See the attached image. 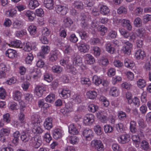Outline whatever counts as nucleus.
Here are the masks:
<instances>
[{
    "label": "nucleus",
    "mask_w": 151,
    "mask_h": 151,
    "mask_svg": "<svg viewBox=\"0 0 151 151\" xmlns=\"http://www.w3.org/2000/svg\"><path fill=\"white\" fill-rule=\"evenodd\" d=\"M138 86L142 88L144 87L146 85V83L145 80L143 79H139L137 81Z\"/></svg>",
    "instance_id": "8fccbe9b"
},
{
    "label": "nucleus",
    "mask_w": 151,
    "mask_h": 151,
    "mask_svg": "<svg viewBox=\"0 0 151 151\" xmlns=\"http://www.w3.org/2000/svg\"><path fill=\"white\" fill-rule=\"evenodd\" d=\"M32 131L35 134H41L43 132L42 129L40 126V124L34 125Z\"/></svg>",
    "instance_id": "4be33fe9"
},
{
    "label": "nucleus",
    "mask_w": 151,
    "mask_h": 151,
    "mask_svg": "<svg viewBox=\"0 0 151 151\" xmlns=\"http://www.w3.org/2000/svg\"><path fill=\"white\" fill-rule=\"evenodd\" d=\"M116 129L119 132H123L124 131L125 128L122 123H119L116 125Z\"/></svg>",
    "instance_id": "4d7b16f0"
},
{
    "label": "nucleus",
    "mask_w": 151,
    "mask_h": 151,
    "mask_svg": "<svg viewBox=\"0 0 151 151\" xmlns=\"http://www.w3.org/2000/svg\"><path fill=\"white\" fill-rule=\"evenodd\" d=\"M130 136L128 134H124L120 135L118 138V141L122 144L128 142L130 140Z\"/></svg>",
    "instance_id": "6e6552de"
},
{
    "label": "nucleus",
    "mask_w": 151,
    "mask_h": 151,
    "mask_svg": "<svg viewBox=\"0 0 151 151\" xmlns=\"http://www.w3.org/2000/svg\"><path fill=\"white\" fill-rule=\"evenodd\" d=\"M77 128H76L77 125L74 124H71L69 127V133L73 135L77 134L79 133V129L81 128V126L78 124Z\"/></svg>",
    "instance_id": "0eeeda50"
},
{
    "label": "nucleus",
    "mask_w": 151,
    "mask_h": 151,
    "mask_svg": "<svg viewBox=\"0 0 151 151\" xmlns=\"http://www.w3.org/2000/svg\"><path fill=\"white\" fill-rule=\"evenodd\" d=\"M117 41H114L111 43H108L105 45L106 51L111 54L114 53L116 51V48L118 46Z\"/></svg>",
    "instance_id": "f257e3e1"
},
{
    "label": "nucleus",
    "mask_w": 151,
    "mask_h": 151,
    "mask_svg": "<svg viewBox=\"0 0 151 151\" xmlns=\"http://www.w3.org/2000/svg\"><path fill=\"white\" fill-rule=\"evenodd\" d=\"M86 94L89 99H94L96 98L97 93L95 91H90L87 92Z\"/></svg>",
    "instance_id": "7c9ffc66"
},
{
    "label": "nucleus",
    "mask_w": 151,
    "mask_h": 151,
    "mask_svg": "<svg viewBox=\"0 0 151 151\" xmlns=\"http://www.w3.org/2000/svg\"><path fill=\"white\" fill-rule=\"evenodd\" d=\"M78 32L82 40L85 39L88 37V35L85 31L81 30L78 31Z\"/></svg>",
    "instance_id": "3c124183"
},
{
    "label": "nucleus",
    "mask_w": 151,
    "mask_h": 151,
    "mask_svg": "<svg viewBox=\"0 0 151 151\" xmlns=\"http://www.w3.org/2000/svg\"><path fill=\"white\" fill-rule=\"evenodd\" d=\"M39 5V3L36 0H31L29 1V6L32 9H34Z\"/></svg>",
    "instance_id": "a878e982"
},
{
    "label": "nucleus",
    "mask_w": 151,
    "mask_h": 151,
    "mask_svg": "<svg viewBox=\"0 0 151 151\" xmlns=\"http://www.w3.org/2000/svg\"><path fill=\"white\" fill-rule=\"evenodd\" d=\"M119 31L121 34L124 37L127 38L129 37V32L124 29H120Z\"/></svg>",
    "instance_id": "5fc2aeb1"
},
{
    "label": "nucleus",
    "mask_w": 151,
    "mask_h": 151,
    "mask_svg": "<svg viewBox=\"0 0 151 151\" xmlns=\"http://www.w3.org/2000/svg\"><path fill=\"white\" fill-rule=\"evenodd\" d=\"M132 48L123 46L122 49V51L126 55H128L130 54L131 52V49Z\"/></svg>",
    "instance_id": "774afa93"
},
{
    "label": "nucleus",
    "mask_w": 151,
    "mask_h": 151,
    "mask_svg": "<svg viewBox=\"0 0 151 151\" xmlns=\"http://www.w3.org/2000/svg\"><path fill=\"white\" fill-rule=\"evenodd\" d=\"M26 34V31L25 29H23L20 31H17L16 33V35L17 37H22L24 35H25Z\"/></svg>",
    "instance_id": "338daca9"
},
{
    "label": "nucleus",
    "mask_w": 151,
    "mask_h": 151,
    "mask_svg": "<svg viewBox=\"0 0 151 151\" xmlns=\"http://www.w3.org/2000/svg\"><path fill=\"white\" fill-rule=\"evenodd\" d=\"M99 109L98 106L95 104H90L88 107V110L91 112L94 113L97 111Z\"/></svg>",
    "instance_id": "f704fd0d"
},
{
    "label": "nucleus",
    "mask_w": 151,
    "mask_h": 151,
    "mask_svg": "<svg viewBox=\"0 0 151 151\" xmlns=\"http://www.w3.org/2000/svg\"><path fill=\"white\" fill-rule=\"evenodd\" d=\"M110 12V10L106 6L101 5L100 8V12L103 15L108 14Z\"/></svg>",
    "instance_id": "412c9836"
},
{
    "label": "nucleus",
    "mask_w": 151,
    "mask_h": 151,
    "mask_svg": "<svg viewBox=\"0 0 151 151\" xmlns=\"http://www.w3.org/2000/svg\"><path fill=\"white\" fill-rule=\"evenodd\" d=\"M78 47L79 50L83 53L88 52L89 48V45L83 42H81Z\"/></svg>",
    "instance_id": "9b49d317"
},
{
    "label": "nucleus",
    "mask_w": 151,
    "mask_h": 151,
    "mask_svg": "<svg viewBox=\"0 0 151 151\" xmlns=\"http://www.w3.org/2000/svg\"><path fill=\"white\" fill-rule=\"evenodd\" d=\"M52 119L51 117H48L46 119L44 124V127L46 129L49 130L52 127Z\"/></svg>",
    "instance_id": "ddd939ff"
},
{
    "label": "nucleus",
    "mask_w": 151,
    "mask_h": 151,
    "mask_svg": "<svg viewBox=\"0 0 151 151\" xmlns=\"http://www.w3.org/2000/svg\"><path fill=\"white\" fill-rule=\"evenodd\" d=\"M150 145L148 142L146 140H142L140 143V147L145 151H147L149 149Z\"/></svg>",
    "instance_id": "aec40b11"
},
{
    "label": "nucleus",
    "mask_w": 151,
    "mask_h": 151,
    "mask_svg": "<svg viewBox=\"0 0 151 151\" xmlns=\"http://www.w3.org/2000/svg\"><path fill=\"white\" fill-rule=\"evenodd\" d=\"M50 47L47 46H43L41 47L42 52L38 53L37 55L42 58H45V55L47 54L50 51Z\"/></svg>",
    "instance_id": "1a4fd4ad"
},
{
    "label": "nucleus",
    "mask_w": 151,
    "mask_h": 151,
    "mask_svg": "<svg viewBox=\"0 0 151 151\" xmlns=\"http://www.w3.org/2000/svg\"><path fill=\"white\" fill-rule=\"evenodd\" d=\"M18 120L22 123L25 122V117L24 114L22 112L20 113L18 115Z\"/></svg>",
    "instance_id": "09e8293b"
},
{
    "label": "nucleus",
    "mask_w": 151,
    "mask_h": 151,
    "mask_svg": "<svg viewBox=\"0 0 151 151\" xmlns=\"http://www.w3.org/2000/svg\"><path fill=\"white\" fill-rule=\"evenodd\" d=\"M52 69L53 72L60 73L62 71L63 68L60 66L55 65L52 67Z\"/></svg>",
    "instance_id": "58836bf2"
},
{
    "label": "nucleus",
    "mask_w": 151,
    "mask_h": 151,
    "mask_svg": "<svg viewBox=\"0 0 151 151\" xmlns=\"http://www.w3.org/2000/svg\"><path fill=\"white\" fill-rule=\"evenodd\" d=\"M68 39L70 42L74 43H76L78 40V38L74 34H71Z\"/></svg>",
    "instance_id": "c03bdc74"
},
{
    "label": "nucleus",
    "mask_w": 151,
    "mask_h": 151,
    "mask_svg": "<svg viewBox=\"0 0 151 151\" xmlns=\"http://www.w3.org/2000/svg\"><path fill=\"white\" fill-rule=\"evenodd\" d=\"M92 50L93 51V54L96 57L100 55L101 53V50L99 47L97 46L93 47Z\"/></svg>",
    "instance_id": "49530a36"
},
{
    "label": "nucleus",
    "mask_w": 151,
    "mask_h": 151,
    "mask_svg": "<svg viewBox=\"0 0 151 151\" xmlns=\"http://www.w3.org/2000/svg\"><path fill=\"white\" fill-rule=\"evenodd\" d=\"M134 26L137 27L141 26L142 24V19L139 17L136 18L134 21Z\"/></svg>",
    "instance_id": "79ce46f5"
},
{
    "label": "nucleus",
    "mask_w": 151,
    "mask_h": 151,
    "mask_svg": "<svg viewBox=\"0 0 151 151\" xmlns=\"http://www.w3.org/2000/svg\"><path fill=\"white\" fill-rule=\"evenodd\" d=\"M134 63L132 61L126 59L124 60V65L126 67L130 68H132L135 66Z\"/></svg>",
    "instance_id": "bb28decb"
},
{
    "label": "nucleus",
    "mask_w": 151,
    "mask_h": 151,
    "mask_svg": "<svg viewBox=\"0 0 151 151\" xmlns=\"http://www.w3.org/2000/svg\"><path fill=\"white\" fill-rule=\"evenodd\" d=\"M20 136V134L19 131H16L13 134L14 139L12 140V142L15 144H17L18 143L19 137Z\"/></svg>",
    "instance_id": "c9c22d12"
},
{
    "label": "nucleus",
    "mask_w": 151,
    "mask_h": 151,
    "mask_svg": "<svg viewBox=\"0 0 151 151\" xmlns=\"http://www.w3.org/2000/svg\"><path fill=\"white\" fill-rule=\"evenodd\" d=\"M96 116L99 120L102 123L106 122L107 121V117L103 114L101 112H98L96 114Z\"/></svg>",
    "instance_id": "6ab92c4d"
},
{
    "label": "nucleus",
    "mask_w": 151,
    "mask_h": 151,
    "mask_svg": "<svg viewBox=\"0 0 151 151\" xmlns=\"http://www.w3.org/2000/svg\"><path fill=\"white\" fill-rule=\"evenodd\" d=\"M53 138L56 140L60 139L62 137V133L60 129H55L52 132Z\"/></svg>",
    "instance_id": "f3484780"
},
{
    "label": "nucleus",
    "mask_w": 151,
    "mask_h": 151,
    "mask_svg": "<svg viewBox=\"0 0 151 151\" xmlns=\"http://www.w3.org/2000/svg\"><path fill=\"white\" fill-rule=\"evenodd\" d=\"M31 121L32 123L34 125L40 124L41 120L39 116L34 114L32 116Z\"/></svg>",
    "instance_id": "4468645a"
},
{
    "label": "nucleus",
    "mask_w": 151,
    "mask_h": 151,
    "mask_svg": "<svg viewBox=\"0 0 151 151\" xmlns=\"http://www.w3.org/2000/svg\"><path fill=\"white\" fill-rule=\"evenodd\" d=\"M73 63L76 66H79L82 63V58L79 56L74 55L73 56Z\"/></svg>",
    "instance_id": "dca6fc26"
},
{
    "label": "nucleus",
    "mask_w": 151,
    "mask_h": 151,
    "mask_svg": "<svg viewBox=\"0 0 151 151\" xmlns=\"http://www.w3.org/2000/svg\"><path fill=\"white\" fill-rule=\"evenodd\" d=\"M36 29L37 27L35 26L32 25L29 27L28 30L31 35H34L36 33Z\"/></svg>",
    "instance_id": "ea45409f"
},
{
    "label": "nucleus",
    "mask_w": 151,
    "mask_h": 151,
    "mask_svg": "<svg viewBox=\"0 0 151 151\" xmlns=\"http://www.w3.org/2000/svg\"><path fill=\"white\" fill-rule=\"evenodd\" d=\"M137 37V35L134 33L129 32V40L131 42H134Z\"/></svg>",
    "instance_id": "e2e57ef3"
},
{
    "label": "nucleus",
    "mask_w": 151,
    "mask_h": 151,
    "mask_svg": "<svg viewBox=\"0 0 151 151\" xmlns=\"http://www.w3.org/2000/svg\"><path fill=\"white\" fill-rule=\"evenodd\" d=\"M22 93L19 91H16L14 93V99L16 101L19 100L21 98Z\"/></svg>",
    "instance_id": "680f3d73"
},
{
    "label": "nucleus",
    "mask_w": 151,
    "mask_h": 151,
    "mask_svg": "<svg viewBox=\"0 0 151 151\" xmlns=\"http://www.w3.org/2000/svg\"><path fill=\"white\" fill-rule=\"evenodd\" d=\"M81 82L83 84H87L88 86L91 83L89 79L86 78H82L81 79Z\"/></svg>",
    "instance_id": "0e129e2a"
},
{
    "label": "nucleus",
    "mask_w": 151,
    "mask_h": 151,
    "mask_svg": "<svg viewBox=\"0 0 151 151\" xmlns=\"http://www.w3.org/2000/svg\"><path fill=\"white\" fill-rule=\"evenodd\" d=\"M35 93L38 97H41L43 93L45 91V88L42 86H37L35 88Z\"/></svg>",
    "instance_id": "f8f14e48"
},
{
    "label": "nucleus",
    "mask_w": 151,
    "mask_h": 151,
    "mask_svg": "<svg viewBox=\"0 0 151 151\" xmlns=\"http://www.w3.org/2000/svg\"><path fill=\"white\" fill-rule=\"evenodd\" d=\"M143 22L146 23L148 21H151V15L146 14L143 17Z\"/></svg>",
    "instance_id": "69168bd1"
},
{
    "label": "nucleus",
    "mask_w": 151,
    "mask_h": 151,
    "mask_svg": "<svg viewBox=\"0 0 151 151\" xmlns=\"http://www.w3.org/2000/svg\"><path fill=\"white\" fill-rule=\"evenodd\" d=\"M73 6L76 9H82L83 8V4L81 1H75Z\"/></svg>",
    "instance_id": "052dcab7"
},
{
    "label": "nucleus",
    "mask_w": 151,
    "mask_h": 151,
    "mask_svg": "<svg viewBox=\"0 0 151 151\" xmlns=\"http://www.w3.org/2000/svg\"><path fill=\"white\" fill-rule=\"evenodd\" d=\"M97 29L98 31L101 32V35L104 36L107 31L108 29L104 25H100L98 27Z\"/></svg>",
    "instance_id": "2f4dec72"
},
{
    "label": "nucleus",
    "mask_w": 151,
    "mask_h": 151,
    "mask_svg": "<svg viewBox=\"0 0 151 151\" xmlns=\"http://www.w3.org/2000/svg\"><path fill=\"white\" fill-rule=\"evenodd\" d=\"M135 56L137 59H141L143 60L145 56V52L140 49L138 50L135 52Z\"/></svg>",
    "instance_id": "a211bd4d"
},
{
    "label": "nucleus",
    "mask_w": 151,
    "mask_h": 151,
    "mask_svg": "<svg viewBox=\"0 0 151 151\" xmlns=\"http://www.w3.org/2000/svg\"><path fill=\"white\" fill-rule=\"evenodd\" d=\"M117 12L118 14H126L127 12V10L126 8L123 6H121L117 10Z\"/></svg>",
    "instance_id": "bf43d9fd"
},
{
    "label": "nucleus",
    "mask_w": 151,
    "mask_h": 151,
    "mask_svg": "<svg viewBox=\"0 0 151 151\" xmlns=\"http://www.w3.org/2000/svg\"><path fill=\"white\" fill-rule=\"evenodd\" d=\"M136 124V122L134 121H132L130 123V129L131 132L133 133H135L137 130Z\"/></svg>",
    "instance_id": "37998d69"
},
{
    "label": "nucleus",
    "mask_w": 151,
    "mask_h": 151,
    "mask_svg": "<svg viewBox=\"0 0 151 151\" xmlns=\"http://www.w3.org/2000/svg\"><path fill=\"white\" fill-rule=\"evenodd\" d=\"M25 15L28 17V19L30 21H32L35 17V13L30 10L27 11Z\"/></svg>",
    "instance_id": "5701e85b"
},
{
    "label": "nucleus",
    "mask_w": 151,
    "mask_h": 151,
    "mask_svg": "<svg viewBox=\"0 0 151 151\" xmlns=\"http://www.w3.org/2000/svg\"><path fill=\"white\" fill-rule=\"evenodd\" d=\"M58 59V53L57 51H52L50 53V60L52 62H54Z\"/></svg>",
    "instance_id": "e433bc0d"
},
{
    "label": "nucleus",
    "mask_w": 151,
    "mask_h": 151,
    "mask_svg": "<svg viewBox=\"0 0 151 151\" xmlns=\"http://www.w3.org/2000/svg\"><path fill=\"white\" fill-rule=\"evenodd\" d=\"M33 59V56L32 53H29L25 59V61L27 64H29L31 63Z\"/></svg>",
    "instance_id": "6e6d98bb"
},
{
    "label": "nucleus",
    "mask_w": 151,
    "mask_h": 151,
    "mask_svg": "<svg viewBox=\"0 0 151 151\" xmlns=\"http://www.w3.org/2000/svg\"><path fill=\"white\" fill-rule=\"evenodd\" d=\"M110 93L111 95L113 96H116L119 94L118 90L116 87L111 88Z\"/></svg>",
    "instance_id": "de8ad7c7"
},
{
    "label": "nucleus",
    "mask_w": 151,
    "mask_h": 151,
    "mask_svg": "<svg viewBox=\"0 0 151 151\" xmlns=\"http://www.w3.org/2000/svg\"><path fill=\"white\" fill-rule=\"evenodd\" d=\"M23 25V23L21 20H16L14 22L13 24V27L17 29L21 28Z\"/></svg>",
    "instance_id": "c756f323"
},
{
    "label": "nucleus",
    "mask_w": 151,
    "mask_h": 151,
    "mask_svg": "<svg viewBox=\"0 0 151 151\" xmlns=\"http://www.w3.org/2000/svg\"><path fill=\"white\" fill-rule=\"evenodd\" d=\"M61 94L64 99H66L70 96V91L69 90L63 89L61 91Z\"/></svg>",
    "instance_id": "473e14b6"
},
{
    "label": "nucleus",
    "mask_w": 151,
    "mask_h": 151,
    "mask_svg": "<svg viewBox=\"0 0 151 151\" xmlns=\"http://www.w3.org/2000/svg\"><path fill=\"white\" fill-rule=\"evenodd\" d=\"M21 42L19 40H16V41L12 42H11L10 45L11 46L15 47L16 48H20L21 46Z\"/></svg>",
    "instance_id": "864d4df0"
},
{
    "label": "nucleus",
    "mask_w": 151,
    "mask_h": 151,
    "mask_svg": "<svg viewBox=\"0 0 151 151\" xmlns=\"http://www.w3.org/2000/svg\"><path fill=\"white\" fill-rule=\"evenodd\" d=\"M10 130L9 129L3 128L1 129L0 131V135L3 139L2 141L3 142L5 141V139L4 137H3L2 135H8L10 133Z\"/></svg>",
    "instance_id": "393cba45"
},
{
    "label": "nucleus",
    "mask_w": 151,
    "mask_h": 151,
    "mask_svg": "<svg viewBox=\"0 0 151 151\" xmlns=\"http://www.w3.org/2000/svg\"><path fill=\"white\" fill-rule=\"evenodd\" d=\"M94 116L91 114H87L84 118L83 122L86 124L90 125L94 122Z\"/></svg>",
    "instance_id": "39448f33"
},
{
    "label": "nucleus",
    "mask_w": 151,
    "mask_h": 151,
    "mask_svg": "<svg viewBox=\"0 0 151 151\" xmlns=\"http://www.w3.org/2000/svg\"><path fill=\"white\" fill-rule=\"evenodd\" d=\"M117 115L119 119L121 120L124 119L127 116L125 113L121 111H118Z\"/></svg>",
    "instance_id": "603ef678"
},
{
    "label": "nucleus",
    "mask_w": 151,
    "mask_h": 151,
    "mask_svg": "<svg viewBox=\"0 0 151 151\" xmlns=\"http://www.w3.org/2000/svg\"><path fill=\"white\" fill-rule=\"evenodd\" d=\"M93 83L96 86H99V84L102 83V79L100 78L97 76L95 75L93 78Z\"/></svg>",
    "instance_id": "cd10ccee"
},
{
    "label": "nucleus",
    "mask_w": 151,
    "mask_h": 151,
    "mask_svg": "<svg viewBox=\"0 0 151 151\" xmlns=\"http://www.w3.org/2000/svg\"><path fill=\"white\" fill-rule=\"evenodd\" d=\"M68 8L60 5H57L55 7V10L58 14L62 15H65L67 12Z\"/></svg>",
    "instance_id": "20e7f679"
},
{
    "label": "nucleus",
    "mask_w": 151,
    "mask_h": 151,
    "mask_svg": "<svg viewBox=\"0 0 151 151\" xmlns=\"http://www.w3.org/2000/svg\"><path fill=\"white\" fill-rule=\"evenodd\" d=\"M30 137V135L28 133L23 132L21 134L20 138L24 142L26 143L28 142Z\"/></svg>",
    "instance_id": "2eb2a0df"
},
{
    "label": "nucleus",
    "mask_w": 151,
    "mask_h": 151,
    "mask_svg": "<svg viewBox=\"0 0 151 151\" xmlns=\"http://www.w3.org/2000/svg\"><path fill=\"white\" fill-rule=\"evenodd\" d=\"M64 25L65 27H68L71 26L73 23L72 20L69 17L65 18L63 20Z\"/></svg>",
    "instance_id": "c85d7f7f"
},
{
    "label": "nucleus",
    "mask_w": 151,
    "mask_h": 151,
    "mask_svg": "<svg viewBox=\"0 0 151 151\" xmlns=\"http://www.w3.org/2000/svg\"><path fill=\"white\" fill-rule=\"evenodd\" d=\"M6 56L10 58H14L16 57L17 56V51L12 49H8L5 52Z\"/></svg>",
    "instance_id": "9d476101"
},
{
    "label": "nucleus",
    "mask_w": 151,
    "mask_h": 151,
    "mask_svg": "<svg viewBox=\"0 0 151 151\" xmlns=\"http://www.w3.org/2000/svg\"><path fill=\"white\" fill-rule=\"evenodd\" d=\"M30 141V143L32 144V145L36 148L39 147L42 142L41 138L39 136H35L32 137Z\"/></svg>",
    "instance_id": "7ed1b4c3"
},
{
    "label": "nucleus",
    "mask_w": 151,
    "mask_h": 151,
    "mask_svg": "<svg viewBox=\"0 0 151 151\" xmlns=\"http://www.w3.org/2000/svg\"><path fill=\"white\" fill-rule=\"evenodd\" d=\"M91 146L95 148L98 151H103L104 149V146L102 142L100 140H94L91 142Z\"/></svg>",
    "instance_id": "f03ea898"
},
{
    "label": "nucleus",
    "mask_w": 151,
    "mask_h": 151,
    "mask_svg": "<svg viewBox=\"0 0 151 151\" xmlns=\"http://www.w3.org/2000/svg\"><path fill=\"white\" fill-rule=\"evenodd\" d=\"M44 6L47 8L50 9H52L53 7V0H44Z\"/></svg>",
    "instance_id": "b1692460"
},
{
    "label": "nucleus",
    "mask_w": 151,
    "mask_h": 151,
    "mask_svg": "<svg viewBox=\"0 0 151 151\" xmlns=\"http://www.w3.org/2000/svg\"><path fill=\"white\" fill-rule=\"evenodd\" d=\"M17 13V11L14 9H9L6 12V14L9 17H13Z\"/></svg>",
    "instance_id": "a18cd8bd"
},
{
    "label": "nucleus",
    "mask_w": 151,
    "mask_h": 151,
    "mask_svg": "<svg viewBox=\"0 0 151 151\" xmlns=\"http://www.w3.org/2000/svg\"><path fill=\"white\" fill-rule=\"evenodd\" d=\"M94 129L95 132L98 135H100L102 134L101 128L99 125H96L94 127Z\"/></svg>",
    "instance_id": "13d9d810"
},
{
    "label": "nucleus",
    "mask_w": 151,
    "mask_h": 151,
    "mask_svg": "<svg viewBox=\"0 0 151 151\" xmlns=\"http://www.w3.org/2000/svg\"><path fill=\"white\" fill-rule=\"evenodd\" d=\"M93 132L92 130L88 128H86L84 130L83 135L87 140H89L93 137Z\"/></svg>",
    "instance_id": "423d86ee"
},
{
    "label": "nucleus",
    "mask_w": 151,
    "mask_h": 151,
    "mask_svg": "<svg viewBox=\"0 0 151 151\" xmlns=\"http://www.w3.org/2000/svg\"><path fill=\"white\" fill-rule=\"evenodd\" d=\"M86 59L87 63L90 64H93L95 62L93 57L90 54H87L86 55Z\"/></svg>",
    "instance_id": "72a5a7b5"
},
{
    "label": "nucleus",
    "mask_w": 151,
    "mask_h": 151,
    "mask_svg": "<svg viewBox=\"0 0 151 151\" xmlns=\"http://www.w3.org/2000/svg\"><path fill=\"white\" fill-rule=\"evenodd\" d=\"M55 99V95L54 94H50L45 98V100L47 102L52 103L54 102Z\"/></svg>",
    "instance_id": "4c0bfd02"
},
{
    "label": "nucleus",
    "mask_w": 151,
    "mask_h": 151,
    "mask_svg": "<svg viewBox=\"0 0 151 151\" xmlns=\"http://www.w3.org/2000/svg\"><path fill=\"white\" fill-rule=\"evenodd\" d=\"M104 131L106 133H110L112 132L114 130L113 127L111 125L106 124L104 126Z\"/></svg>",
    "instance_id": "a19ab883"
}]
</instances>
